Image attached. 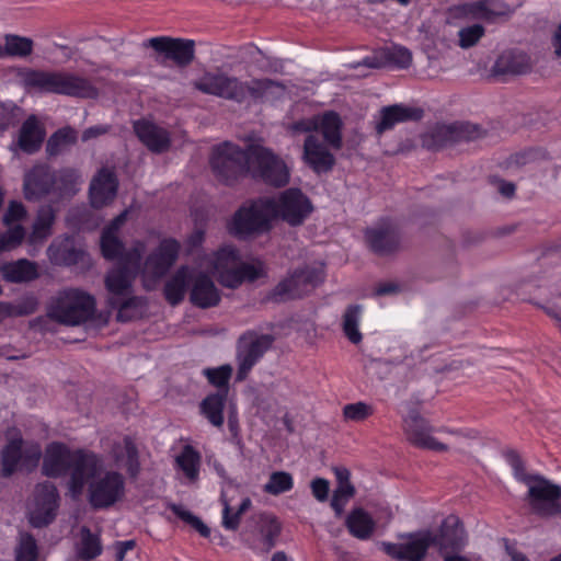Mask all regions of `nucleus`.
<instances>
[{"label":"nucleus","instance_id":"9d476101","mask_svg":"<svg viewBox=\"0 0 561 561\" xmlns=\"http://www.w3.org/2000/svg\"><path fill=\"white\" fill-rule=\"evenodd\" d=\"M250 174L255 181L273 187L288 184L290 172L279 156L261 145H250Z\"/></svg>","mask_w":561,"mask_h":561},{"label":"nucleus","instance_id":"37998d69","mask_svg":"<svg viewBox=\"0 0 561 561\" xmlns=\"http://www.w3.org/2000/svg\"><path fill=\"white\" fill-rule=\"evenodd\" d=\"M220 502L222 504V512H221V525L225 529L227 530H230V531H236L239 526H240V522H241V517L242 515L251 507L252 505V501L250 497H244L242 499L239 507L237 508V511H233L232 507L230 506L229 502L227 501V499L222 495L220 497Z\"/></svg>","mask_w":561,"mask_h":561},{"label":"nucleus","instance_id":"72a5a7b5","mask_svg":"<svg viewBox=\"0 0 561 561\" xmlns=\"http://www.w3.org/2000/svg\"><path fill=\"white\" fill-rule=\"evenodd\" d=\"M0 271L3 279L13 284L28 283L39 277L37 263L27 259L4 263Z\"/></svg>","mask_w":561,"mask_h":561},{"label":"nucleus","instance_id":"bb28decb","mask_svg":"<svg viewBox=\"0 0 561 561\" xmlns=\"http://www.w3.org/2000/svg\"><path fill=\"white\" fill-rule=\"evenodd\" d=\"M302 159L317 174L330 172L335 164L334 154L314 135L305 138Z\"/></svg>","mask_w":561,"mask_h":561},{"label":"nucleus","instance_id":"a19ab883","mask_svg":"<svg viewBox=\"0 0 561 561\" xmlns=\"http://www.w3.org/2000/svg\"><path fill=\"white\" fill-rule=\"evenodd\" d=\"M34 43L31 38L7 34L4 36V45L0 44V59L4 57L25 58L33 51Z\"/></svg>","mask_w":561,"mask_h":561},{"label":"nucleus","instance_id":"8fccbe9b","mask_svg":"<svg viewBox=\"0 0 561 561\" xmlns=\"http://www.w3.org/2000/svg\"><path fill=\"white\" fill-rule=\"evenodd\" d=\"M294 488V478L286 471H274L270 474L268 481L263 490L271 495H279L289 492Z\"/></svg>","mask_w":561,"mask_h":561},{"label":"nucleus","instance_id":"bf43d9fd","mask_svg":"<svg viewBox=\"0 0 561 561\" xmlns=\"http://www.w3.org/2000/svg\"><path fill=\"white\" fill-rule=\"evenodd\" d=\"M485 28L481 24H473L458 31L459 46L463 49L473 47L483 37Z\"/></svg>","mask_w":561,"mask_h":561},{"label":"nucleus","instance_id":"e2e57ef3","mask_svg":"<svg viewBox=\"0 0 561 561\" xmlns=\"http://www.w3.org/2000/svg\"><path fill=\"white\" fill-rule=\"evenodd\" d=\"M172 511L179 518L190 524L196 531H198V534L202 537H209L210 529L206 524L203 523V520L199 517L195 516L190 511L182 510L181 507L175 505L173 506Z\"/></svg>","mask_w":561,"mask_h":561},{"label":"nucleus","instance_id":"f704fd0d","mask_svg":"<svg viewBox=\"0 0 561 561\" xmlns=\"http://www.w3.org/2000/svg\"><path fill=\"white\" fill-rule=\"evenodd\" d=\"M192 278V270L187 265L180 266L164 284L163 296L171 306L180 305L185 297Z\"/></svg>","mask_w":561,"mask_h":561},{"label":"nucleus","instance_id":"ea45409f","mask_svg":"<svg viewBox=\"0 0 561 561\" xmlns=\"http://www.w3.org/2000/svg\"><path fill=\"white\" fill-rule=\"evenodd\" d=\"M56 220V211L50 205L39 207L32 226L30 242L36 243L46 240L51 234Z\"/></svg>","mask_w":561,"mask_h":561},{"label":"nucleus","instance_id":"9b49d317","mask_svg":"<svg viewBox=\"0 0 561 561\" xmlns=\"http://www.w3.org/2000/svg\"><path fill=\"white\" fill-rule=\"evenodd\" d=\"M528 486L527 501L531 512L540 517H553L561 513V485L540 474L525 478Z\"/></svg>","mask_w":561,"mask_h":561},{"label":"nucleus","instance_id":"5701e85b","mask_svg":"<svg viewBox=\"0 0 561 561\" xmlns=\"http://www.w3.org/2000/svg\"><path fill=\"white\" fill-rule=\"evenodd\" d=\"M190 301L201 309L216 307L221 301V294L211 277L205 272L192 271L190 279Z\"/></svg>","mask_w":561,"mask_h":561},{"label":"nucleus","instance_id":"774afa93","mask_svg":"<svg viewBox=\"0 0 561 561\" xmlns=\"http://www.w3.org/2000/svg\"><path fill=\"white\" fill-rule=\"evenodd\" d=\"M242 282H255L256 279L264 277L266 275L262 263L252 264V263H241L239 265Z\"/></svg>","mask_w":561,"mask_h":561},{"label":"nucleus","instance_id":"3c124183","mask_svg":"<svg viewBox=\"0 0 561 561\" xmlns=\"http://www.w3.org/2000/svg\"><path fill=\"white\" fill-rule=\"evenodd\" d=\"M240 261V253L237 248L232 245H224L213 254V270L214 274L228 267H232Z\"/></svg>","mask_w":561,"mask_h":561},{"label":"nucleus","instance_id":"4468645a","mask_svg":"<svg viewBox=\"0 0 561 561\" xmlns=\"http://www.w3.org/2000/svg\"><path fill=\"white\" fill-rule=\"evenodd\" d=\"M272 203L274 220L282 219L293 227L301 225L313 210L309 197L297 187L286 188L277 198L272 197Z\"/></svg>","mask_w":561,"mask_h":561},{"label":"nucleus","instance_id":"4c0bfd02","mask_svg":"<svg viewBox=\"0 0 561 561\" xmlns=\"http://www.w3.org/2000/svg\"><path fill=\"white\" fill-rule=\"evenodd\" d=\"M22 437H15L8 442L1 450V469L0 474L2 478H10L13 476L21 465L22 460Z\"/></svg>","mask_w":561,"mask_h":561},{"label":"nucleus","instance_id":"7c9ffc66","mask_svg":"<svg viewBox=\"0 0 561 561\" xmlns=\"http://www.w3.org/2000/svg\"><path fill=\"white\" fill-rule=\"evenodd\" d=\"M423 110L419 107L394 104L385 106L380 111V121L376 126V133L382 135L392 129L397 124L404 122H417L423 117Z\"/></svg>","mask_w":561,"mask_h":561},{"label":"nucleus","instance_id":"f8f14e48","mask_svg":"<svg viewBox=\"0 0 561 561\" xmlns=\"http://www.w3.org/2000/svg\"><path fill=\"white\" fill-rule=\"evenodd\" d=\"M274 343L271 334H259L253 330L242 333L238 340L236 381H244L253 367L264 357Z\"/></svg>","mask_w":561,"mask_h":561},{"label":"nucleus","instance_id":"f3484780","mask_svg":"<svg viewBox=\"0 0 561 561\" xmlns=\"http://www.w3.org/2000/svg\"><path fill=\"white\" fill-rule=\"evenodd\" d=\"M403 542L382 541L381 550L397 561H423L431 548L430 530H419L400 536Z\"/></svg>","mask_w":561,"mask_h":561},{"label":"nucleus","instance_id":"ddd939ff","mask_svg":"<svg viewBox=\"0 0 561 561\" xmlns=\"http://www.w3.org/2000/svg\"><path fill=\"white\" fill-rule=\"evenodd\" d=\"M482 128L469 122L438 124L422 137V145L428 150L438 151L458 142H468L482 137Z\"/></svg>","mask_w":561,"mask_h":561},{"label":"nucleus","instance_id":"e433bc0d","mask_svg":"<svg viewBox=\"0 0 561 561\" xmlns=\"http://www.w3.org/2000/svg\"><path fill=\"white\" fill-rule=\"evenodd\" d=\"M201 463L202 455L192 445H184L175 457V468L191 482L198 480Z\"/></svg>","mask_w":561,"mask_h":561},{"label":"nucleus","instance_id":"de8ad7c7","mask_svg":"<svg viewBox=\"0 0 561 561\" xmlns=\"http://www.w3.org/2000/svg\"><path fill=\"white\" fill-rule=\"evenodd\" d=\"M50 260L58 265L73 266L83 260L85 252L82 249L69 244H62L54 249L49 248Z\"/></svg>","mask_w":561,"mask_h":561},{"label":"nucleus","instance_id":"6ab92c4d","mask_svg":"<svg viewBox=\"0 0 561 561\" xmlns=\"http://www.w3.org/2000/svg\"><path fill=\"white\" fill-rule=\"evenodd\" d=\"M431 547L437 548L439 553H457L466 545V533L461 520L455 516H447L437 531L430 530Z\"/></svg>","mask_w":561,"mask_h":561},{"label":"nucleus","instance_id":"423d86ee","mask_svg":"<svg viewBox=\"0 0 561 561\" xmlns=\"http://www.w3.org/2000/svg\"><path fill=\"white\" fill-rule=\"evenodd\" d=\"M95 298L77 288L61 290L49 304L47 317L66 325H79L95 313Z\"/></svg>","mask_w":561,"mask_h":561},{"label":"nucleus","instance_id":"473e14b6","mask_svg":"<svg viewBox=\"0 0 561 561\" xmlns=\"http://www.w3.org/2000/svg\"><path fill=\"white\" fill-rule=\"evenodd\" d=\"M46 131L36 115H30L22 124L19 131V147L28 154L37 152L45 139Z\"/></svg>","mask_w":561,"mask_h":561},{"label":"nucleus","instance_id":"412c9836","mask_svg":"<svg viewBox=\"0 0 561 561\" xmlns=\"http://www.w3.org/2000/svg\"><path fill=\"white\" fill-rule=\"evenodd\" d=\"M365 240L369 249L378 255L396 252L401 242V233L397 224L391 219H382L376 227L365 230Z\"/></svg>","mask_w":561,"mask_h":561},{"label":"nucleus","instance_id":"dca6fc26","mask_svg":"<svg viewBox=\"0 0 561 561\" xmlns=\"http://www.w3.org/2000/svg\"><path fill=\"white\" fill-rule=\"evenodd\" d=\"M181 243L175 238H163L159 244L140 261V274L151 280L163 278L179 259Z\"/></svg>","mask_w":561,"mask_h":561},{"label":"nucleus","instance_id":"603ef678","mask_svg":"<svg viewBox=\"0 0 561 561\" xmlns=\"http://www.w3.org/2000/svg\"><path fill=\"white\" fill-rule=\"evenodd\" d=\"M35 504L57 511L59 507V493L56 485L50 482L37 484Z\"/></svg>","mask_w":561,"mask_h":561},{"label":"nucleus","instance_id":"49530a36","mask_svg":"<svg viewBox=\"0 0 561 561\" xmlns=\"http://www.w3.org/2000/svg\"><path fill=\"white\" fill-rule=\"evenodd\" d=\"M451 12L456 18L471 16L473 19L481 20H491L496 15V13L488 7L484 0L455 5L451 9Z\"/></svg>","mask_w":561,"mask_h":561},{"label":"nucleus","instance_id":"13d9d810","mask_svg":"<svg viewBox=\"0 0 561 561\" xmlns=\"http://www.w3.org/2000/svg\"><path fill=\"white\" fill-rule=\"evenodd\" d=\"M374 414V408L363 401L348 403L343 408V416L346 421L363 422Z\"/></svg>","mask_w":561,"mask_h":561},{"label":"nucleus","instance_id":"6e6d98bb","mask_svg":"<svg viewBox=\"0 0 561 561\" xmlns=\"http://www.w3.org/2000/svg\"><path fill=\"white\" fill-rule=\"evenodd\" d=\"M8 230L0 234V252L11 251L20 247L25 239V228L22 225L8 226Z\"/></svg>","mask_w":561,"mask_h":561},{"label":"nucleus","instance_id":"a211bd4d","mask_svg":"<svg viewBox=\"0 0 561 561\" xmlns=\"http://www.w3.org/2000/svg\"><path fill=\"white\" fill-rule=\"evenodd\" d=\"M100 469V458L93 451L75 449L69 470L68 491L72 499H79L85 484L95 479Z\"/></svg>","mask_w":561,"mask_h":561},{"label":"nucleus","instance_id":"393cba45","mask_svg":"<svg viewBox=\"0 0 561 561\" xmlns=\"http://www.w3.org/2000/svg\"><path fill=\"white\" fill-rule=\"evenodd\" d=\"M75 449L66 444L54 442L46 448L42 473L47 478L58 479L68 474Z\"/></svg>","mask_w":561,"mask_h":561},{"label":"nucleus","instance_id":"338daca9","mask_svg":"<svg viewBox=\"0 0 561 561\" xmlns=\"http://www.w3.org/2000/svg\"><path fill=\"white\" fill-rule=\"evenodd\" d=\"M26 208L21 202L11 201L3 215V224L5 226H11L13 222L23 220L26 217Z\"/></svg>","mask_w":561,"mask_h":561},{"label":"nucleus","instance_id":"20e7f679","mask_svg":"<svg viewBox=\"0 0 561 561\" xmlns=\"http://www.w3.org/2000/svg\"><path fill=\"white\" fill-rule=\"evenodd\" d=\"M81 179L79 170L73 168L51 169L46 163L35 164L24 176V197L36 202L54 194L59 198L72 197L78 192Z\"/></svg>","mask_w":561,"mask_h":561},{"label":"nucleus","instance_id":"c756f323","mask_svg":"<svg viewBox=\"0 0 561 561\" xmlns=\"http://www.w3.org/2000/svg\"><path fill=\"white\" fill-rule=\"evenodd\" d=\"M531 69V60L528 54L519 49H506L499 55L493 67L494 76H519Z\"/></svg>","mask_w":561,"mask_h":561},{"label":"nucleus","instance_id":"4be33fe9","mask_svg":"<svg viewBox=\"0 0 561 561\" xmlns=\"http://www.w3.org/2000/svg\"><path fill=\"white\" fill-rule=\"evenodd\" d=\"M146 46L151 47L159 54H162L164 58L172 60L180 67L190 65L194 59L195 43L192 39L157 36L149 38L146 42Z\"/></svg>","mask_w":561,"mask_h":561},{"label":"nucleus","instance_id":"0e129e2a","mask_svg":"<svg viewBox=\"0 0 561 561\" xmlns=\"http://www.w3.org/2000/svg\"><path fill=\"white\" fill-rule=\"evenodd\" d=\"M218 283L230 289H236L243 284L240 267L232 266L215 273Z\"/></svg>","mask_w":561,"mask_h":561},{"label":"nucleus","instance_id":"052dcab7","mask_svg":"<svg viewBox=\"0 0 561 561\" xmlns=\"http://www.w3.org/2000/svg\"><path fill=\"white\" fill-rule=\"evenodd\" d=\"M354 494L355 488L353 484L336 485L331 499V507L336 515L343 513L345 505Z\"/></svg>","mask_w":561,"mask_h":561},{"label":"nucleus","instance_id":"4d7b16f0","mask_svg":"<svg viewBox=\"0 0 561 561\" xmlns=\"http://www.w3.org/2000/svg\"><path fill=\"white\" fill-rule=\"evenodd\" d=\"M102 553V546L100 539L96 535L90 533L89 529L85 530V534L81 540V547L78 551V554L83 560H93Z\"/></svg>","mask_w":561,"mask_h":561},{"label":"nucleus","instance_id":"c03bdc74","mask_svg":"<svg viewBox=\"0 0 561 561\" xmlns=\"http://www.w3.org/2000/svg\"><path fill=\"white\" fill-rule=\"evenodd\" d=\"M78 133L70 126L61 127L50 135L46 142V152L49 157L58 156L67 146L75 145Z\"/></svg>","mask_w":561,"mask_h":561},{"label":"nucleus","instance_id":"79ce46f5","mask_svg":"<svg viewBox=\"0 0 561 561\" xmlns=\"http://www.w3.org/2000/svg\"><path fill=\"white\" fill-rule=\"evenodd\" d=\"M363 308L359 305H350L343 314L342 329L345 336L353 344H358L363 335L358 329Z\"/></svg>","mask_w":561,"mask_h":561},{"label":"nucleus","instance_id":"39448f33","mask_svg":"<svg viewBox=\"0 0 561 561\" xmlns=\"http://www.w3.org/2000/svg\"><path fill=\"white\" fill-rule=\"evenodd\" d=\"M272 197L263 196L243 203L227 224L230 236L249 241L267 234L274 227Z\"/></svg>","mask_w":561,"mask_h":561},{"label":"nucleus","instance_id":"a18cd8bd","mask_svg":"<svg viewBox=\"0 0 561 561\" xmlns=\"http://www.w3.org/2000/svg\"><path fill=\"white\" fill-rule=\"evenodd\" d=\"M100 249L102 256L107 261L124 262L126 254L125 244L117 234L110 231H102L100 239Z\"/></svg>","mask_w":561,"mask_h":561},{"label":"nucleus","instance_id":"69168bd1","mask_svg":"<svg viewBox=\"0 0 561 561\" xmlns=\"http://www.w3.org/2000/svg\"><path fill=\"white\" fill-rule=\"evenodd\" d=\"M503 456L506 462L513 469L515 478L518 481L525 483V478L529 477L530 474L526 473L525 463L518 451L515 449H507L503 453Z\"/></svg>","mask_w":561,"mask_h":561},{"label":"nucleus","instance_id":"680f3d73","mask_svg":"<svg viewBox=\"0 0 561 561\" xmlns=\"http://www.w3.org/2000/svg\"><path fill=\"white\" fill-rule=\"evenodd\" d=\"M56 515L57 511L35 504L30 513L28 522L34 528H43L51 524Z\"/></svg>","mask_w":561,"mask_h":561},{"label":"nucleus","instance_id":"6e6552de","mask_svg":"<svg viewBox=\"0 0 561 561\" xmlns=\"http://www.w3.org/2000/svg\"><path fill=\"white\" fill-rule=\"evenodd\" d=\"M282 533V524L272 513L252 514L240 533L244 546L256 554L268 553L277 542Z\"/></svg>","mask_w":561,"mask_h":561},{"label":"nucleus","instance_id":"aec40b11","mask_svg":"<svg viewBox=\"0 0 561 561\" xmlns=\"http://www.w3.org/2000/svg\"><path fill=\"white\" fill-rule=\"evenodd\" d=\"M403 430L408 440L417 448L434 451H446L448 449L447 445L432 436L434 427L415 410L410 411L403 420Z\"/></svg>","mask_w":561,"mask_h":561},{"label":"nucleus","instance_id":"f03ea898","mask_svg":"<svg viewBox=\"0 0 561 561\" xmlns=\"http://www.w3.org/2000/svg\"><path fill=\"white\" fill-rule=\"evenodd\" d=\"M18 78L27 92L79 99H95L99 95L98 89L89 79L68 71H48L25 67L18 71Z\"/></svg>","mask_w":561,"mask_h":561},{"label":"nucleus","instance_id":"2eb2a0df","mask_svg":"<svg viewBox=\"0 0 561 561\" xmlns=\"http://www.w3.org/2000/svg\"><path fill=\"white\" fill-rule=\"evenodd\" d=\"M125 495V479L118 471H106L88 484V502L95 511L106 510Z\"/></svg>","mask_w":561,"mask_h":561},{"label":"nucleus","instance_id":"5fc2aeb1","mask_svg":"<svg viewBox=\"0 0 561 561\" xmlns=\"http://www.w3.org/2000/svg\"><path fill=\"white\" fill-rule=\"evenodd\" d=\"M38 547L32 534L24 533L20 537L15 550V561H37Z\"/></svg>","mask_w":561,"mask_h":561},{"label":"nucleus","instance_id":"7ed1b4c3","mask_svg":"<svg viewBox=\"0 0 561 561\" xmlns=\"http://www.w3.org/2000/svg\"><path fill=\"white\" fill-rule=\"evenodd\" d=\"M195 88L209 95L242 104L250 101H262L273 87L284 88L279 82L268 78L242 81L226 73L207 72L194 83Z\"/></svg>","mask_w":561,"mask_h":561},{"label":"nucleus","instance_id":"0eeeda50","mask_svg":"<svg viewBox=\"0 0 561 561\" xmlns=\"http://www.w3.org/2000/svg\"><path fill=\"white\" fill-rule=\"evenodd\" d=\"M250 146L225 141L215 146L209 158L210 168L219 182L232 186L250 174Z\"/></svg>","mask_w":561,"mask_h":561},{"label":"nucleus","instance_id":"f257e3e1","mask_svg":"<svg viewBox=\"0 0 561 561\" xmlns=\"http://www.w3.org/2000/svg\"><path fill=\"white\" fill-rule=\"evenodd\" d=\"M144 245L138 243L126 252L124 262L105 276V287L112 295L108 306L117 310L118 322H128L134 319V311L140 306V298L133 295V283L140 274V261L142 260Z\"/></svg>","mask_w":561,"mask_h":561},{"label":"nucleus","instance_id":"c9c22d12","mask_svg":"<svg viewBox=\"0 0 561 561\" xmlns=\"http://www.w3.org/2000/svg\"><path fill=\"white\" fill-rule=\"evenodd\" d=\"M228 394L225 391H216L207 394L199 404L201 414L216 427H221L225 422L224 411Z\"/></svg>","mask_w":561,"mask_h":561},{"label":"nucleus","instance_id":"b1692460","mask_svg":"<svg viewBox=\"0 0 561 561\" xmlns=\"http://www.w3.org/2000/svg\"><path fill=\"white\" fill-rule=\"evenodd\" d=\"M118 180L115 173L102 168L93 176L89 187V199L93 208L100 209L110 205L116 197Z\"/></svg>","mask_w":561,"mask_h":561},{"label":"nucleus","instance_id":"c85d7f7f","mask_svg":"<svg viewBox=\"0 0 561 561\" xmlns=\"http://www.w3.org/2000/svg\"><path fill=\"white\" fill-rule=\"evenodd\" d=\"M134 131L138 139L154 153H162L170 149L171 138L167 129L147 119L134 123Z\"/></svg>","mask_w":561,"mask_h":561},{"label":"nucleus","instance_id":"a878e982","mask_svg":"<svg viewBox=\"0 0 561 561\" xmlns=\"http://www.w3.org/2000/svg\"><path fill=\"white\" fill-rule=\"evenodd\" d=\"M296 128L305 131L319 130L325 144L334 150H340L343 146V122L334 111L325 112L319 123L306 124L305 122H299L296 124Z\"/></svg>","mask_w":561,"mask_h":561},{"label":"nucleus","instance_id":"58836bf2","mask_svg":"<svg viewBox=\"0 0 561 561\" xmlns=\"http://www.w3.org/2000/svg\"><path fill=\"white\" fill-rule=\"evenodd\" d=\"M346 527L353 537L367 540L371 537L376 524L371 516L363 508H355L346 518Z\"/></svg>","mask_w":561,"mask_h":561},{"label":"nucleus","instance_id":"09e8293b","mask_svg":"<svg viewBox=\"0 0 561 561\" xmlns=\"http://www.w3.org/2000/svg\"><path fill=\"white\" fill-rule=\"evenodd\" d=\"M232 371L231 365L224 364L219 367L205 368L203 375L211 386L217 388V391H225V393L228 394Z\"/></svg>","mask_w":561,"mask_h":561},{"label":"nucleus","instance_id":"1a4fd4ad","mask_svg":"<svg viewBox=\"0 0 561 561\" xmlns=\"http://www.w3.org/2000/svg\"><path fill=\"white\" fill-rule=\"evenodd\" d=\"M323 279L322 268L308 265L295 268L268 293L267 299L273 302L300 299L318 287Z\"/></svg>","mask_w":561,"mask_h":561},{"label":"nucleus","instance_id":"2f4dec72","mask_svg":"<svg viewBox=\"0 0 561 561\" xmlns=\"http://www.w3.org/2000/svg\"><path fill=\"white\" fill-rule=\"evenodd\" d=\"M114 460L118 467L125 469L130 479L138 478L141 470L140 457L138 446L131 436H125L122 444L114 446Z\"/></svg>","mask_w":561,"mask_h":561},{"label":"nucleus","instance_id":"cd10ccee","mask_svg":"<svg viewBox=\"0 0 561 561\" xmlns=\"http://www.w3.org/2000/svg\"><path fill=\"white\" fill-rule=\"evenodd\" d=\"M412 62L411 51L402 46L381 49L373 55L366 56L354 67L365 66L373 69L386 67L408 68Z\"/></svg>","mask_w":561,"mask_h":561},{"label":"nucleus","instance_id":"864d4df0","mask_svg":"<svg viewBox=\"0 0 561 561\" xmlns=\"http://www.w3.org/2000/svg\"><path fill=\"white\" fill-rule=\"evenodd\" d=\"M9 318L26 317L35 313L39 306V300L34 294H27L16 304L8 302Z\"/></svg>","mask_w":561,"mask_h":561}]
</instances>
